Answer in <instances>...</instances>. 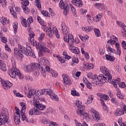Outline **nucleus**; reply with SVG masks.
I'll return each mask as SVG.
<instances>
[{
    "label": "nucleus",
    "instance_id": "b1692460",
    "mask_svg": "<svg viewBox=\"0 0 126 126\" xmlns=\"http://www.w3.org/2000/svg\"><path fill=\"white\" fill-rule=\"evenodd\" d=\"M0 69L3 71H6V65L4 64V62L0 60Z\"/></svg>",
    "mask_w": 126,
    "mask_h": 126
},
{
    "label": "nucleus",
    "instance_id": "680f3d73",
    "mask_svg": "<svg viewBox=\"0 0 126 126\" xmlns=\"http://www.w3.org/2000/svg\"><path fill=\"white\" fill-rule=\"evenodd\" d=\"M10 11L11 14L14 16V18H16V12H14V10L12 11L10 10Z\"/></svg>",
    "mask_w": 126,
    "mask_h": 126
},
{
    "label": "nucleus",
    "instance_id": "39448f33",
    "mask_svg": "<svg viewBox=\"0 0 126 126\" xmlns=\"http://www.w3.org/2000/svg\"><path fill=\"white\" fill-rule=\"evenodd\" d=\"M40 99L39 98V96L37 94H34L33 98L32 105L37 108L39 111H45L46 110V105L42 104H40L39 103Z\"/></svg>",
    "mask_w": 126,
    "mask_h": 126
},
{
    "label": "nucleus",
    "instance_id": "09e8293b",
    "mask_svg": "<svg viewBox=\"0 0 126 126\" xmlns=\"http://www.w3.org/2000/svg\"><path fill=\"white\" fill-rule=\"evenodd\" d=\"M86 86H87V88L89 89H92V85H91V83L89 82V83H87L86 84Z\"/></svg>",
    "mask_w": 126,
    "mask_h": 126
},
{
    "label": "nucleus",
    "instance_id": "412c9836",
    "mask_svg": "<svg viewBox=\"0 0 126 126\" xmlns=\"http://www.w3.org/2000/svg\"><path fill=\"white\" fill-rule=\"evenodd\" d=\"M72 3H73L74 5H76V6L82 7V1L81 0H72Z\"/></svg>",
    "mask_w": 126,
    "mask_h": 126
},
{
    "label": "nucleus",
    "instance_id": "393cba45",
    "mask_svg": "<svg viewBox=\"0 0 126 126\" xmlns=\"http://www.w3.org/2000/svg\"><path fill=\"white\" fill-rule=\"evenodd\" d=\"M94 99V95H89L87 100V102L85 103V104H86L87 105H89V104H91Z\"/></svg>",
    "mask_w": 126,
    "mask_h": 126
},
{
    "label": "nucleus",
    "instance_id": "e433bc0d",
    "mask_svg": "<svg viewBox=\"0 0 126 126\" xmlns=\"http://www.w3.org/2000/svg\"><path fill=\"white\" fill-rule=\"evenodd\" d=\"M71 93L72 96H80L79 93L77 92L76 91L73 90L71 91Z\"/></svg>",
    "mask_w": 126,
    "mask_h": 126
},
{
    "label": "nucleus",
    "instance_id": "4d7b16f0",
    "mask_svg": "<svg viewBox=\"0 0 126 126\" xmlns=\"http://www.w3.org/2000/svg\"><path fill=\"white\" fill-rule=\"evenodd\" d=\"M72 62L73 63H78L79 61L78 59H76V58L74 57L72 58Z\"/></svg>",
    "mask_w": 126,
    "mask_h": 126
},
{
    "label": "nucleus",
    "instance_id": "5701e85b",
    "mask_svg": "<svg viewBox=\"0 0 126 126\" xmlns=\"http://www.w3.org/2000/svg\"><path fill=\"white\" fill-rule=\"evenodd\" d=\"M103 17V15L102 13L98 14L94 18V22H99L100 20H101V19Z\"/></svg>",
    "mask_w": 126,
    "mask_h": 126
},
{
    "label": "nucleus",
    "instance_id": "13d9d810",
    "mask_svg": "<svg viewBox=\"0 0 126 126\" xmlns=\"http://www.w3.org/2000/svg\"><path fill=\"white\" fill-rule=\"evenodd\" d=\"M111 40H113L114 41H115L116 42H118V38H117V37L112 35V36H111L110 37Z\"/></svg>",
    "mask_w": 126,
    "mask_h": 126
},
{
    "label": "nucleus",
    "instance_id": "dca6fc26",
    "mask_svg": "<svg viewBox=\"0 0 126 126\" xmlns=\"http://www.w3.org/2000/svg\"><path fill=\"white\" fill-rule=\"evenodd\" d=\"M2 86L5 90H8L10 87H12V83L9 81L1 82Z\"/></svg>",
    "mask_w": 126,
    "mask_h": 126
},
{
    "label": "nucleus",
    "instance_id": "338daca9",
    "mask_svg": "<svg viewBox=\"0 0 126 126\" xmlns=\"http://www.w3.org/2000/svg\"><path fill=\"white\" fill-rule=\"evenodd\" d=\"M52 75L53 77H57L58 76V74L57 73H55V71H53V72H52Z\"/></svg>",
    "mask_w": 126,
    "mask_h": 126
},
{
    "label": "nucleus",
    "instance_id": "69168bd1",
    "mask_svg": "<svg viewBox=\"0 0 126 126\" xmlns=\"http://www.w3.org/2000/svg\"><path fill=\"white\" fill-rule=\"evenodd\" d=\"M93 75V73L90 72L87 74V77H88V78H90L91 79H92Z\"/></svg>",
    "mask_w": 126,
    "mask_h": 126
},
{
    "label": "nucleus",
    "instance_id": "a211bd4d",
    "mask_svg": "<svg viewBox=\"0 0 126 126\" xmlns=\"http://www.w3.org/2000/svg\"><path fill=\"white\" fill-rule=\"evenodd\" d=\"M46 45L44 43H39V49L41 52L43 53H50V50L48 48L46 47Z\"/></svg>",
    "mask_w": 126,
    "mask_h": 126
},
{
    "label": "nucleus",
    "instance_id": "aec40b11",
    "mask_svg": "<svg viewBox=\"0 0 126 126\" xmlns=\"http://www.w3.org/2000/svg\"><path fill=\"white\" fill-rule=\"evenodd\" d=\"M23 5L22 7L25 13H26V14H28V13L30 12V10L27 7V5H29V2L23 4Z\"/></svg>",
    "mask_w": 126,
    "mask_h": 126
},
{
    "label": "nucleus",
    "instance_id": "6e6d98bb",
    "mask_svg": "<svg viewBox=\"0 0 126 126\" xmlns=\"http://www.w3.org/2000/svg\"><path fill=\"white\" fill-rule=\"evenodd\" d=\"M1 41L2 42V43H4V44H5L7 41V39L4 37H2V38H1Z\"/></svg>",
    "mask_w": 126,
    "mask_h": 126
},
{
    "label": "nucleus",
    "instance_id": "8fccbe9b",
    "mask_svg": "<svg viewBox=\"0 0 126 126\" xmlns=\"http://www.w3.org/2000/svg\"><path fill=\"white\" fill-rule=\"evenodd\" d=\"M5 48L6 51H7V52H9V53H10V52H11V49H10V48L8 47V45L5 44Z\"/></svg>",
    "mask_w": 126,
    "mask_h": 126
},
{
    "label": "nucleus",
    "instance_id": "473e14b6",
    "mask_svg": "<svg viewBox=\"0 0 126 126\" xmlns=\"http://www.w3.org/2000/svg\"><path fill=\"white\" fill-rule=\"evenodd\" d=\"M37 68H39V70L40 71H41V73L42 74L43 73H46V71L45 70V69L44 68V67H42L41 66V64H37Z\"/></svg>",
    "mask_w": 126,
    "mask_h": 126
},
{
    "label": "nucleus",
    "instance_id": "9d476101",
    "mask_svg": "<svg viewBox=\"0 0 126 126\" xmlns=\"http://www.w3.org/2000/svg\"><path fill=\"white\" fill-rule=\"evenodd\" d=\"M126 114V105L123 104L121 105V108H119L116 110L114 113L115 116H122V115H124Z\"/></svg>",
    "mask_w": 126,
    "mask_h": 126
},
{
    "label": "nucleus",
    "instance_id": "0eeeda50",
    "mask_svg": "<svg viewBox=\"0 0 126 126\" xmlns=\"http://www.w3.org/2000/svg\"><path fill=\"white\" fill-rule=\"evenodd\" d=\"M100 69L101 72L103 73L101 74L102 76H103L104 78H106L105 80H106V82H109V80H111L112 79V75L109 73L108 70H107L106 67L104 66L100 67Z\"/></svg>",
    "mask_w": 126,
    "mask_h": 126
},
{
    "label": "nucleus",
    "instance_id": "a19ab883",
    "mask_svg": "<svg viewBox=\"0 0 126 126\" xmlns=\"http://www.w3.org/2000/svg\"><path fill=\"white\" fill-rule=\"evenodd\" d=\"M117 41H115V40H113V39H109L107 41V43L111 44V45H114V44H115Z\"/></svg>",
    "mask_w": 126,
    "mask_h": 126
},
{
    "label": "nucleus",
    "instance_id": "423d86ee",
    "mask_svg": "<svg viewBox=\"0 0 126 126\" xmlns=\"http://www.w3.org/2000/svg\"><path fill=\"white\" fill-rule=\"evenodd\" d=\"M9 75H10V77H12V78H15L16 76H18L19 79H23V75L20 73L19 69L15 67H13L12 68V69L9 71Z\"/></svg>",
    "mask_w": 126,
    "mask_h": 126
},
{
    "label": "nucleus",
    "instance_id": "de8ad7c7",
    "mask_svg": "<svg viewBox=\"0 0 126 126\" xmlns=\"http://www.w3.org/2000/svg\"><path fill=\"white\" fill-rule=\"evenodd\" d=\"M49 121L48 120H47V119L46 118H44L42 119V124L47 125V124H49Z\"/></svg>",
    "mask_w": 126,
    "mask_h": 126
},
{
    "label": "nucleus",
    "instance_id": "864d4df0",
    "mask_svg": "<svg viewBox=\"0 0 126 126\" xmlns=\"http://www.w3.org/2000/svg\"><path fill=\"white\" fill-rule=\"evenodd\" d=\"M2 24L3 25H5V23H6V21H7V20H6V18H5V17H2Z\"/></svg>",
    "mask_w": 126,
    "mask_h": 126
},
{
    "label": "nucleus",
    "instance_id": "f3484780",
    "mask_svg": "<svg viewBox=\"0 0 126 126\" xmlns=\"http://www.w3.org/2000/svg\"><path fill=\"white\" fill-rule=\"evenodd\" d=\"M62 31L63 35H66L67 34H68L69 29L68 28V27H67V26H66V25H65V23H64V22L62 23Z\"/></svg>",
    "mask_w": 126,
    "mask_h": 126
},
{
    "label": "nucleus",
    "instance_id": "4468645a",
    "mask_svg": "<svg viewBox=\"0 0 126 126\" xmlns=\"http://www.w3.org/2000/svg\"><path fill=\"white\" fill-rule=\"evenodd\" d=\"M33 22V18L32 16L30 17L28 20L27 22L26 21V19H24L22 22L21 24H22L23 26H24V27H30V24Z\"/></svg>",
    "mask_w": 126,
    "mask_h": 126
},
{
    "label": "nucleus",
    "instance_id": "6e6552de",
    "mask_svg": "<svg viewBox=\"0 0 126 126\" xmlns=\"http://www.w3.org/2000/svg\"><path fill=\"white\" fill-rule=\"evenodd\" d=\"M59 7L64 9L63 14L64 15H67L69 12V7H68V4L66 1H63V0H61L59 3Z\"/></svg>",
    "mask_w": 126,
    "mask_h": 126
},
{
    "label": "nucleus",
    "instance_id": "a878e982",
    "mask_svg": "<svg viewBox=\"0 0 126 126\" xmlns=\"http://www.w3.org/2000/svg\"><path fill=\"white\" fill-rule=\"evenodd\" d=\"M14 121L16 125H19L20 124V116H15Z\"/></svg>",
    "mask_w": 126,
    "mask_h": 126
},
{
    "label": "nucleus",
    "instance_id": "7ed1b4c3",
    "mask_svg": "<svg viewBox=\"0 0 126 126\" xmlns=\"http://www.w3.org/2000/svg\"><path fill=\"white\" fill-rule=\"evenodd\" d=\"M76 106L78 107V110L77 111V114L78 116L81 117H84V119L88 120L90 118V116L87 113H84V106L81 105V102L79 100H77L76 103H75Z\"/></svg>",
    "mask_w": 126,
    "mask_h": 126
},
{
    "label": "nucleus",
    "instance_id": "79ce46f5",
    "mask_svg": "<svg viewBox=\"0 0 126 126\" xmlns=\"http://www.w3.org/2000/svg\"><path fill=\"white\" fill-rule=\"evenodd\" d=\"M41 13L44 15V16H46V17L49 16V12L47 11H41Z\"/></svg>",
    "mask_w": 126,
    "mask_h": 126
},
{
    "label": "nucleus",
    "instance_id": "f8f14e48",
    "mask_svg": "<svg viewBox=\"0 0 126 126\" xmlns=\"http://www.w3.org/2000/svg\"><path fill=\"white\" fill-rule=\"evenodd\" d=\"M33 109H31L29 112V114L30 116H32L33 115V114L34 115H42V114H44V115H46V112L42 110H39V109L38 110V108L33 107Z\"/></svg>",
    "mask_w": 126,
    "mask_h": 126
},
{
    "label": "nucleus",
    "instance_id": "bb28decb",
    "mask_svg": "<svg viewBox=\"0 0 126 126\" xmlns=\"http://www.w3.org/2000/svg\"><path fill=\"white\" fill-rule=\"evenodd\" d=\"M95 6H96V7H97V8L100 11L102 10L105 7L104 6V4H103L102 3H95Z\"/></svg>",
    "mask_w": 126,
    "mask_h": 126
},
{
    "label": "nucleus",
    "instance_id": "c03bdc74",
    "mask_svg": "<svg viewBox=\"0 0 126 126\" xmlns=\"http://www.w3.org/2000/svg\"><path fill=\"white\" fill-rule=\"evenodd\" d=\"M37 18L38 22H39V23H40L41 25H42V24H44V22L43 21V20H42V19H41V17H40L39 16H37Z\"/></svg>",
    "mask_w": 126,
    "mask_h": 126
},
{
    "label": "nucleus",
    "instance_id": "603ef678",
    "mask_svg": "<svg viewBox=\"0 0 126 126\" xmlns=\"http://www.w3.org/2000/svg\"><path fill=\"white\" fill-rule=\"evenodd\" d=\"M70 46H72L73 44L74 43V38H72L71 39H69V42H68Z\"/></svg>",
    "mask_w": 126,
    "mask_h": 126
},
{
    "label": "nucleus",
    "instance_id": "20e7f679",
    "mask_svg": "<svg viewBox=\"0 0 126 126\" xmlns=\"http://www.w3.org/2000/svg\"><path fill=\"white\" fill-rule=\"evenodd\" d=\"M9 114L8 111L3 110L0 113V126H2L6 123L9 124Z\"/></svg>",
    "mask_w": 126,
    "mask_h": 126
},
{
    "label": "nucleus",
    "instance_id": "f704fd0d",
    "mask_svg": "<svg viewBox=\"0 0 126 126\" xmlns=\"http://www.w3.org/2000/svg\"><path fill=\"white\" fill-rule=\"evenodd\" d=\"M0 56L3 60H7V59H8V56H7L6 53H0Z\"/></svg>",
    "mask_w": 126,
    "mask_h": 126
},
{
    "label": "nucleus",
    "instance_id": "0e129e2a",
    "mask_svg": "<svg viewBox=\"0 0 126 126\" xmlns=\"http://www.w3.org/2000/svg\"><path fill=\"white\" fill-rule=\"evenodd\" d=\"M94 65H93V64L92 63H91L88 65V69H91V68H94Z\"/></svg>",
    "mask_w": 126,
    "mask_h": 126
},
{
    "label": "nucleus",
    "instance_id": "3c124183",
    "mask_svg": "<svg viewBox=\"0 0 126 126\" xmlns=\"http://www.w3.org/2000/svg\"><path fill=\"white\" fill-rule=\"evenodd\" d=\"M73 39V36L72 34L69 33L68 35V43H69V40Z\"/></svg>",
    "mask_w": 126,
    "mask_h": 126
},
{
    "label": "nucleus",
    "instance_id": "7c9ffc66",
    "mask_svg": "<svg viewBox=\"0 0 126 126\" xmlns=\"http://www.w3.org/2000/svg\"><path fill=\"white\" fill-rule=\"evenodd\" d=\"M106 59L107 61H110V62H114L115 61V57L109 55H106Z\"/></svg>",
    "mask_w": 126,
    "mask_h": 126
},
{
    "label": "nucleus",
    "instance_id": "774afa93",
    "mask_svg": "<svg viewBox=\"0 0 126 126\" xmlns=\"http://www.w3.org/2000/svg\"><path fill=\"white\" fill-rule=\"evenodd\" d=\"M15 10L17 12H21V8H19V7H16Z\"/></svg>",
    "mask_w": 126,
    "mask_h": 126
},
{
    "label": "nucleus",
    "instance_id": "1a4fd4ad",
    "mask_svg": "<svg viewBox=\"0 0 126 126\" xmlns=\"http://www.w3.org/2000/svg\"><path fill=\"white\" fill-rule=\"evenodd\" d=\"M43 94H45V93H47L49 96L51 97V99L53 101H59V96L57 95V94H55L53 92V90L47 89L45 90H43L42 91Z\"/></svg>",
    "mask_w": 126,
    "mask_h": 126
},
{
    "label": "nucleus",
    "instance_id": "72a5a7b5",
    "mask_svg": "<svg viewBox=\"0 0 126 126\" xmlns=\"http://www.w3.org/2000/svg\"><path fill=\"white\" fill-rule=\"evenodd\" d=\"M94 31L95 33V35L96 37H100V35H101V32H100V30L99 29L95 28L94 29Z\"/></svg>",
    "mask_w": 126,
    "mask_h": 126
},
{
    "label": "nucleus",
    "instance_id": "c85d7f7f",
    "mask_svg": "<svg viewBox=\"0 0 126 126\" xmlns=\"http://www.w3.org/2000/svg\"><path fill=\"white\" fill-rule=\"evenodd\" d=\"M122 28L123 29L122 35L123 36L126 37V26L125 24L122 25Z\"/></svg>",
    "mask_w": 126,
    "mask_h": 126
},
{
    "label": "nucleus",
    "instance_id": "5fc2aeb1",
    "mask_svg": "<svg viewBox=\"0 0 126 126\" xmlns=\"http://www.w3.org/2000/svg\"><path fill=\"white\" fill-rule=\"evenodd\" d=\"M101 98H103L104 100H107V99L109 98V96L106 94H102L101 95Z\"/></svg>",
    "mask_w": 126,
    "mask_h": 126
},
{
    "label": "nucleus",
    "instance_id": "4c0bfd02",
    "mask_svg": "<svg viewBox=\"0 0 126 126\" xmlns=\"http://www.w3.org/2000/svg\"><path fill=\"white\" fill-rule=\"evenodd\" d=\"M17 24H16V23H14V26H13L14 33L15 34L17 32V29H18V27Z\"/></svg>",
    "mask_w": 126,
    "mask_h": 126
},
{
    "label": "nucleus",
    "instance_id": "37998d69",
    "mask_svg": "<svg viewBox=\"0 0 126 126\" xmlns=\"http://www.w3.org/2000/svg\"><path fill=\"white\" fill-rule=\"evenodd\" d=\"M22 116V121H25L26 120V115H25V113L22 112L21 113Z\"/></svg>",
    "mask_w": 126,
    "mask_h": 126
},
{
    "label": "nucleus",
    "instance_id": "f257e3e1",
    "mask_svg": "<svg viewBox=\"0 0 126 126\" xmlns=\"http://www.w3.org/2000/svg\"><path fill=\"white\" fill-rule=\"evenodd\" d=\"M14 54L16 56H19L21 59L24 58V56H30L33 59L36 58V55L34 54V51L32 50L31 47L28 46L26 48L19 44L18 45V48H14Z\"/></svg>",
    "mask_w": 126,
    "mask_h": 126
},
{
    "label": "nucleus",
    "instance_id": "a18cd8bd",
    "mask_svg": "<svg viewBox=\"0 0 126 126\" xmlns=\"http://www.w3.org/2000/svg\"><path fill=\"white\" fill-rule=\"evenodd\" d=\"M44 37H45V33H42L40 34V35L38 38V40H39V41H42V40H43V39H44Z\"/></svg>",
    "mask_w": 126,
    "mask_h": 126
},
{
    "label": "nucleus",
    "instance_id": "2f4dec72",
    "mask_svg": "<svg viewBox=\"0 0 126 126\" xmlns=\"http://www.w3.org/2000/svg\"><path fill=\"white\" fill-rule=\"evenodd\" d=\"M34 95H36L35 94V92H34V91L30 90L29 91V93L27 94V97L28 98H31L32 96H34Z\"/></svg>",
    "mask_w": 126,
    "mask_h": 126
},
{
    "label": "nucleus",
    "instance_id": "052dcab7",
    "mask_svg": "<svg viewBox=\"0 0 126 126\" xmlns=\"http://www.w3.org/2000/svg\"><path fill=\"white\" fill-rule=\"evenodd\" d=\"M122 45L123 48H124V49H125V50H126V41H123L122 42Z\"/></svg>",
    "mask_w": 126,
    "mask_h": 126
},
{
    "label": "nucleus",
    "instance_id": "cd10ccee",
    "mask_svg": "<svg viewBox=\"0 0 126 126\" xmlns=\"http://www.w3.org/2000/svg\"><path fill=\"white\" fill-rule=\"evenodd\" d=\"M46 33L47 35H48V36L50 37V38H52L53 37V34H54V32L52 31V28H50V29H48L46 31Z\"/></svg>",
    "mask_w": 126,
    "mask_h": 126
},
{
    "label": "nucleus",
    "instance_id": "f03ea898",
    "mask_svg": "<svg viewBox=\"0 0 126 126\" xmlns=\"http://www.w3.org/2000/svg\"><path fill=\"white\" fill-rule=\"evenodd\" d=\"M92 79H93V80H97L94 82H92V83L94 86H102L104 83H106V82H107L106 78H104L102 74H99L98 76H97L96 75L93 74Z\"/></svg>",
    "mask_w": 126,
    "mask_h": 126
},
{
    "label": "nucleus",
    "instance_id": "c9c22d12",
    "mask_svg": "<svg viewBox=\"0 0 126 126\" xmlns=\"http://www.w3.org/2000/svg\"><path fill=\"white\" fill-rule=\"evenodd\" d=\"M76 126H88V125L86 124L85 122H83L82 124L78 123V122H76Z\"/></svg>",
    "mask_w": 126,
    "mask_h": 126
},
{
    "label": "nucleus",
    "instance_id": "9b49d317",
    "mask_svg": "<svg viewBox=\"0 0 126 126\" xmlns=\"http://www.w3.org/2000/svg\"><path fill=\"white\" fill-rule=\"evenodd\" d=\"M38 64L37 63H32L26 66V70L28 72H31V71H34L35 69L38 68Z\"/></svg>",
    "mask_w": 126,
    "mask_h": 126
},
{
    "label": "nucleus",
    "instance_id": "bf43d9fd",
    "mask_svg": "<svg viewBox=\"0 0 126 126\" xmlns=\"http://www.w3.org/2000/svg\"><path fill=\"white\" fill-rule=\"evenodd\" d=\"M41 60L43 62V63H49V60H48L47 59L43 57L41 58Z\"/></svg>",
    "mask_w": 126,
    "mask_h": 126
},
{
    "label": "nucleus",
    "instance_id": "e2e57ef3",
    "mask_svg": "<svg viewBox=\"0 0 126 126\" xmlns=\"http://www.w3.org/2000/svg\"><path fill=\"white\" fill-rule=\"evenodd\" d=\"M106 49H107V52H111V53H112V52L113 51V48H112L111 47V46H108V47L106 48Z\"/></svg>",
    "mask_w": 126,
    "mask_h": 126
},
{
    "label": "nucleus",
    "instance_id": "ddd939ff",
    "mask_svg": "<svg viewBox=\"0 0 126 126\" xmlns=\"http://www.w3.org/2000/svg\"><path fill=\"white\" fill-rule=\"evenodd\" d=\"M29 30V43H31V44H32L33 43V46H35L36 45H37L38 43H37V41H34V36H35V33L32 31V30Z\"/></svg>",
    "mask_w": 126,
    "mask_h": 126
},
{
    "label": "nucleus",
    "instance_id": "ea45409f",
    "mask_svg": "<svg viewBox=\"0 0 126 126\" xmlns=\"http://www.w3.org/2000/svg\"><path fill=\"white\" fill-rule=\"evenodd\" d=\"M117 96L118 97V98H120V99H121L122 100L124 99V95L122 94V93H117Z\"/></svg>",
    "mask_w": 126,
    "mask_h": 126
},
{
    "label": "nucleus",
    "instance_id": "4be33fe9",
    "mask_svg": "<svg viewBox=\"0 0 126 126\" xmlns=\"http://www.w3.org/2000/svg\"><path fill=\"white\" fill-rule=\"evenodd\" d=\"M70 50L72 52V53H74V54H76V55H78L79 54V49L74 46L70 45Z\"/></svg>",
    "mask_w": 126,
    "mask_h": 126
},
{
    "label": "nucleus",
    "instance_id": "2eb2a0df",
    "mask_svg": "<svg viewBox=\"0 0 126 126\" xmlns=\"http://www.w3.org/2000/svg\"><path fill=\"white\" fill-rule=\"evenodd\" d=\"M62 77L63 78V82L64 84H65L66 85H71V82L70 81V78H69V76L66 74H63Z\"/></svg>",
    "mask_w": 126,
    "mask_h": 126
},
{
    "label": "nucleus",
    "instance_id": "58836bf2",
    "mask_svg": "<svg viewBox=\"0 0 126 126\" xmlns=\"http://www.w3.org/2000/svg\"><path fill=\"white\" fill-rule=\"evenodd\" d=\"M35 2L38 8H41V3H40V0H35Z\"/></svg>",
    "mask_w": 126,
    "mask_h": 126
},
{
    "label": "nucleus",
    "instance_id": "c756f323",
    "mask_svg": "<svg viewBox=\"0 0 126 126\" xmlns=\"http://www.w3.org/2000/svg\"><path fill=\"white\" fill-rule=\"evenodd\" d=\"M70 7L71 8V11H72V13L74 15V16H75V17H76V16H77L76 15V10L75 9V8H74V7H73V6H72V4H70Z\"/></svg>",
    "mask_w": 126,
    "mask_h": 126
},
{
    "label": "nucleus",
    "instance_id": "6ab92c4d",
    "mask_svg": "<svg viewBox=\"0 0 126 126\" xmlns=\"http://www.w3.org/2000/svg\"><path fill=\"white\" fill-rule=\"evenodd\" d=\"M92 113H93L92 115L94 117V119L95 120V121H99L100 120V115H99V113L95 110L94 109H91Z\"/></svg>",
    "mask_w": 126,
    "mask_h": 126
},
{
    "label": "nucleus",
    "instance_id": "49530a36",
    "mask_svg": "<svg viewBox=\"0 0 126 126\" xmlns=\"http://www.w3.org/2000/svg\"><path fill=\"white\" fill-rule=\"evenodd\" d=\"M119 87L121 88H125L126 87V84L125 82H121L120 84H119Z\"/></svg>",
    "mask_w": 126,
    "mask_h": 126
}]
</instances>
